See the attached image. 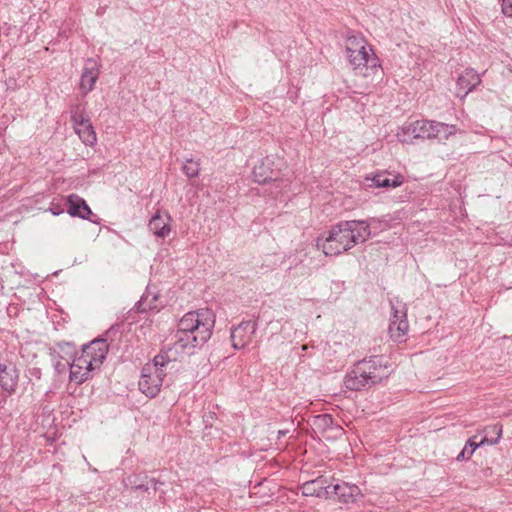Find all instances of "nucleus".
<instances>
[{
  "instance_id": "obj_1",
  "label": "nucleus",
  "mask_w": 512,
  "mask_h": 512,
  "mask_svg": "<svg viewBox=\"0 0 512 512\" xmlns=\"http://www.w3.org/2000/svg\"><path fill=\"white\" fill-rule=\"evenodd\" d=\"M374 223L380 222L377 218L340 222L330 229L325 238H318L317 246L327 256L339 255L356 244L365 242L370 237V227Z\"/></svg>"
},
{
  "instance_id": "obj_2",
  "label": "nucleus",
  "mask_w": 512,
  "mask_h": 512,
  "mask_svg": "<svg viewBox=\"0 0 512 512\" xmlns=\"http://www.w3.org/2000/svg\"><path fill=\"white\" fill-rule=\"evenodd\" d=\"M108 352V344L104 339H95L84 345L70 365V381L82 384L91 377V372L98 369Z\"/></svg>"
},
{
  "instance_id": "obj_3",
  "label": "nucleus",
  "mask_w": 512,
  "mask_h": 512,
  "mask_svg": "<svg viewBox=\"0 0 512 512\" xmlns=\"http://www.w3.org/2000/svg\"><path fill=\"white\" fill-rule=\"evenodd\" d=\"M390 369L382 356H373L369 360L358 362L345 379V387L349 390L359 391L370 387L387 378Z\"/></svg>"
},
{
  "instance_id": "obj_4",
  "label": "nucleus",
  "mask_w": 512,
  "mask_h": 512,
  "mask_svg": "<svg viewBox=\"0 0 512 512\" xmlns=\"http://www.w3.org/2000/svg\"><path fill=\"white\" fill-rule=\"evenodd\" d=\"M172 365V357L167 353H160L153 359V363L146 364L139 380V389L147 397L158 395L163 385L166 370Z\"/></svg>"
},
{
  "instance_id": "obj_5",
  "label": "nucleus",
  "mask_w": 512,
  "mask_h": 512,
  "mask_svg": "<svg viewBox=\"0 0 512 512\" xmlns=\"http://www.w3.org/2000/svg\"><path fill=\"white\" fill-rule=\"evenodd\" d=\"M346 55L353 69L364 76L369 69H375L378 66V59L372 48L361 36L353 35L347 38Z\"/></svg>"
},
{
  "instance_id": "obj_6",
  "label": "nucleus",
  "mask_w": 512,
  "mask_h": 512,
  "mask_svg": "<svg viewBox=\"0 0 512 512\" xmlns=\"http://www.w3.org/2000/svg\"><path fill=\"white\" fill-rule=\"evenodd\" d=\"M214 317L207 309L186 313L179 321L177 330L198 335L201 341H207L212 334Z\"/></svg>"
},
{
  "instance_id": "obj_7",
  "label": "nucleus",
  "mask_w": 512,
  "mask_h": 512,
  "mask_svg": "<svg viewBox=\"0 0 512 512\" xmlns=\"http://www.w3.org/2000/svg\"><path fill=\"white\" fill-rule=\"evenodd\" d=\"M205 342L206 341H201L198 338V335L176 330L175 334L171 338V343L168 344V350L162 351L161 353H167L170 355L172 357L173 365L178 355L190 353V351L196 346L203 345Z\"/></svg>"
},
{
  "instance_id": "obj_8",
  "label": "nucleus",
  "mask_w": 512,
  "mask_h": 512,
  "mask_svg": "<svg viewBox=\"0 0 512 512\" xmlns=\"http://www.w3.org/2000/svg\"><path fill=\"white\" fill-rule=\"evenodd\" d=\"M73 126L76 134L86 145L92 146L96 143V133L89 120L83 113L75 112L72 115Z\"/></svg>"
},
{
  "instance_id": "obj_9",
  "label": "nucleus",
  "mask_w": 512,
  "mask_h": 512,
  "mask_svg": "<svg viewBox=\"0 0 512 512\" xmlns=\"http://www.w3.org/2000/svg\"><path fill=\"white\" fill-rule=\"evenodd\" d=\"M255 332V323L250 321L240 323L231 331L232 346L235 349L245 348L253 340Z\"/></svg>"
},
{
  "instance_id": "obj_10",
  "label": "nucleus",
  "mask_w": 512,
  "mask_h": 512,
  "mask_svg": "<svg viewBox=\"0 0 512 512\" xmlns=\"http://www.w3.org/2000/svg\"><path fill=\"white\" fill-rule=\"evenodd\" d=\"M99 64L96 60L89 58L85 61L81 74L79 89L83 95L93 90L96 81L99 78Z\"/></svg>"
},
{
  "instance_id": "obj_11",
  "label": "nucleus",
  "mask_w": 512,
  "mask_h": 512,
  "mask_svg": "<svg viewBox=\"0 0 512 512\" xmlns=\"http://www.w3.org/2000/svg\"><path fill=\"white\" fill-rule=\"evenodd\" d=\"M172 219L168 212L158 210L150 219L148 227L158 238H165L171 231Z\"/></svg>"
},
{
  "instance_id": "obj_12",
  "label": "nucleus",
  "mask_w": 512,
  "mask_h": 512,
  "mask_svg": "<svg viewBox=\"0 0 512 512\" xmlns=\"http://www.w3.org/2000/svg\"><path fill=\"white\" fill-rule=\"evenodd\" d=\"M480 83V77L474 69H466L457 79L455 94L464 98Z\"/></svg>"
},
{
  "instance_id": "obj_13",
  "label": "nucleus",
  "mask_w": 512,
  "mask_h": 512,
  "mask_svg": "<svg viewBox=\"0 0 512 512\" xmlns=\"http://www.w3.org/2000/svg\"><path fill=\"white\" fill-rule=\"evenodd\" d=\"M331 485L327 484L324 477H318L314 480L305 482L302 487V494L304 496H315L319 498H331Z\"/></svg>"
},
{
  "instance_id": "obj_14",
  "label": "nucleus",
  "mask_w": 512,
  "mask_h": 512,
  "mask_svg": "<svg viewBox=\"0 0 512 512\" xmlns=\"http://www.w3.org/2000/svg\"><path fill=\"white\" fill-rule=\"evenodd\" d=\"M66 201L68 205L67 212L70 216L85 220L89 219L92 211L82 197L77 194H71L67 197Z\"/></svg>"
},
{
  "instance_id": "obj_15",
  "label": "nucleus",
  "mask_w": 512,
  "mask_h": 512,
  "mask_svg": "<svg viewBox=\"0 0 512 512\" xmlns=\"http://www.w3.org/2000/svg\"><path fill=\"white\" fill-rule=\"evenodd\" d=\"M19 374L15 366L0 364V386L9 395L16 390Z\"/></svg>"
},
{
  "instance_id": "obj_16",
  "label": "nucleus",
  "mask_w": 512,
  "mask_h": 512,
  "mask_svg": "<svg viewBox=\"0 0 512 512\" xmlns=\"http://www.w3.org/2000/svg\"><path fill=\"white\" fill-rule=\"evenodd\" d=\"M330 491L331 498L337 496L344 503L355 502L361 495L360 489L356 485H349L348 483L331 485Z\"/></svg>"
},
{
  "instance_id": "obj_17",
  "label": "nucleus",
  "mask_w": 512,
  "mask_h": 512,
  "mask_svg": "<svg viewBox=\"0 0 512 512\" xmlns=\"http://www.w3.org/2000/svg\"><path fill=\"white\" fill-rule=\"evenodd\" d=\"M270 160L266 159L253 168V179L257 183H267L269 181H277V176L273 170L270 169Z\"/></svg>"
},
{
  "instance_id": "obj_18",
  "label": "nucleus",
  "mask_w": 512,
  "mask_h": 512,
  "mask_svg": "<svg viewBox=\"0 0 512 512\" xmlns=\"http://www.w3.org/2000/svg\"><path fill=\"white\" fill-rule=\"evenodd\" d=\"M403 179L401 175L392 176L387 172H382L374 175L371 180L376 187L394 188L400 186L403 183Z\"/></svg>"
},
{
  "instance_id": "obj_19",
  "label": "nucleus",
  "mask_w": 512,
  "mask_h": 512,
  "mask_svg": "<svg viewBox=\"0 0 512 512\" xmlns=\"http://www.w3.org/2000/svg\"><path fill=\"white\" fill-rule=\"evenodd\" d=\"M482 434V445L496 444L502 436V425L499 422L487 425L482 429Z\"/></svg>"
},
{
  "instance_id": "obj_20",
  "label": "nucleus",
  "mask_w": 512,
  "mask_h": 512,
  "mask_svg": "<svg viewBox=\"0 0 512 512\" xmlns=\"http://www.w3.org/2000/svg\"><path fill=\"white\" fill-rule=\"evenodd\" d=\"M396 137L401 143H413L415 139H418L415 122L412 121L404 123L401 127H399L396 133Z\"/></svg>"
},
{
  "instance_id": "obj_21",
  "label": "nucleus",
  "mask_w": 512,
  "mask_h": 512,
  "mask_svg": "<svg viewBox=\"0 0 512 512\" xmlns=\"http://www.w3.org/2000/svg\"><path fill=\"white\" fill-rule=\"evenodd\" d=\"M457 127L455 125H449L442 122H435L433 129L432 139H437L439 142H444L449 139L450 136L456 134Z\"/></svg>"
},
{
  "instance_id": "obj_22",
  "label": "nucleus",
  "mask_w": 512,
  "mask_h": 512,
  "mask_svg": "<svg viewBox=\"0 0 512 512\" xmlns=\"http://www.w3.org/2000/svg\"><path fill=\"white\" fill-rule=\"evenodd\" d=\"M409 330V323L407 319L401 320L398 323H390L389 324V334L391 339L396 342L405 341V337Z\"/></svg>"
},
{
  "instance_id": "obj_23",
  "label": "nucleus",
  "mask_w": 512,
  "mask_h": 512,
  "mask_svg": "<svg viewBox=\"0 0 512 512\" xmlns=\"http://www.w3.org/2000/svg\"><path fill=\"white\" fill-rule=\"evenodd\" d=\"M414 122L416 126L417 138L422 140H431L436 121L422 119L416 120Z\"/></svg>"
},
{
  "instance_id": "obj_24",
  "label": "nucleus",
  "mask_w": 512,
  "mask_h": 512,
  "mask_svg": "<svg viewBox=\"0 0 512 512\" xmlns=\"http://www.w3.org/2000/svg\"><path fill=\"white\" fill-rule=\"evenodd\" d=\"M157 302L158 294L148 289L146 293L141 297L138 303V308L141 312L159 310V305Z\"/></svg>"
},
{
  "instance_id": "obj_25",
  "label": "nucleus",
  "mask_w": 512,
  "mask_h": 512,
  "mask_svg": "<svg viewBox=\"0 0 512 512\" xmlns=\"http://www.w3.org/2000/svg\"><path fill=\"white\" fill-rule=\"evenodd\" d=\"M392 316L390 323H398L401 320L407 319V308L405 304L399 301H391Z\"/></svg>"
},
{
  "instance_id": "obj_26",
  "label": "nucleus",
  "mask_w": 512,
  "mask_h": 512,
  "mask_svg": "<svg viewBox=\"0 0 512 512\" xmlns=\"http://www.w3.org/2000/svg\"><path fill=\"white\" fill-rule=\"evenodd\" d=\"M200 171V165L193 159H188L183 166V172L189 178L197 177Z\"/></svg>"
},
{
  "instance_id": "obj_27",
  "label": "nucleus",
  "mask_w": 512,
  "mask_h": 512,
  "mask_svg": "<svg viewBox=\"0 0 512 512\" xmlns=\"http://www.w3.org/2000/svg\"><path fill=\"white\" fill-rule=\"evenodd\" d=\"M478 443L469 440V442L465 445V447L462 449V451L457 456V460L461 459H468L471 457V455L474 453L476 448L478 447Z\"/></svg>"
},
{
  "instance_id": "obj_28",
  "label": "nucleus",
  "mask_w": 512,
  "mask_h": 512,
  "mask_svg": "<svg viewBox=\"0 0 512 512\" xmlns=\"http://www.w3.org/2000/svg\"><path fill=\"white\" fill-rule=\"evenodd\" d=\"M502 12L507 17H512V0H502Z\"/></svg>"
},
{
  "instance_id": "obj_29",
  "label": "nucleus",
  "mask_w": 512,
  "mask_h": 512,
  "mask_svg": "<svg viewBox=\"0 0 512 512\" xmlns=\"http://www.w3.org/2000/svg\"><path fill=\"white\" fill-rule=\"evenodd\" d=\"M49 211L57 216L64 212V208L60 204H56L54 202L51 203V207L49 208Z\"/></svg>"
},
{
  "instance_id": "obj_30",
  "label": "nucleus",
  "mask_w": 512,
  "mask_h": 512,
  "mask_svg": "<svg viewBox=\"0 0 512 512\" xmlns=\"http://www.w3.org/2000/svg\"><path fill=\"white\" fill-rule=\"evenodd\" d=\"M380 223H374L373 226L370 227V233L372 232V229L374 230H383V229H386L388 224L386 221H382V220H379L377 219Z\"/></svg>"
},
{
  "instance_id": "obj_31",
  "label": "nucleus",
  "mask_w": 512,
  "mask_h": 512,
  "mask_svg": "<svg viewBox=\"0 0 512 512\" xmlns=\"http://www.w3.org/2000/svg\"><path fill=\"white\" fill-rule=\"evenodd\" d=\"M133 488L135 490H142V491H147L148 490V486L145 485V484H138V485H135Z\"/></svg>"
},
{
  "instance_id": "obj_32",
  "label": "nucleus",
  "mask_w": 512,
  "mask_h": 512,
  "mask_svg": "<svg viewBox=\"0 0 512 512\" xmlns=\"http://www.w3.org/2000/svg\"><path fill=\"white\" fill-rule=\"evenodd\" d=\"M320 420H322L323 422L327 423L328 421H331V417L329 415H322L320 417H318Z\"/></svg>"
},
{
  "instance_id": "obj_33",
  "label": "nucleus",
  "mask_w": 512,
  "mask_h": 512,
  "mask_svg": "<svg viewBox=\"0 0 512 512\" xmlns=\"http://www.w3.org/2000/svg\"><path fill=\"white\" fill-rule=\"evenodd\" d=\"M307 348H308V347H307V345H303V346H302V350H303V351H306V350H307Z\"/></svg>"
},
{
  "instance_id": "obj_34",
  "label": "nucleus",
  "mask_w": 512,
  "mask_h": 512,
  "mask_svg": "<svg viewBox=\"0 0 512 512\" xmlns=\"http://www.w3.org/2000/svg\"><path fill=\"white\" fill-rule=\"evenodd\" d=\"M285 434H286L285 431H282V430L279 431V435H285Z\"/></svg>"
}]
</instances>
